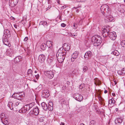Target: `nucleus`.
Segmentation results:
<instances>
[{
    "instance_id": "1",
    "label": "nucleus",
    "mask_w": 125,
    "mask_h": 125,
    "mask_svg": "<svg viewBox=\"0 0 125 125\" xmlns=\"http://www.w3.org/2000/svg\"><path fill=\"white\" fill-rule=\"evenodd\" d=\"M102 32L104 37H105L106 36L108 35L109 37L112 40H115L116 38V35L115 32H112L109 33L108 28L103 27L101 30Z\"/></svg>"
},
{
    "instance_id": "2",
    "label": "nucleus",
    "mask_w": 125,
    "mask_h": 125,
    "mask_svg": "<svg viewBox=\"0 0 125 125\" xmlns=\"http://www.w3.org/2000/svg\"><path fill=\"white\" fill-rule=\"evenodd\" d=\"M91 40L94 45L97 46L100 44L102 42L101 38L98 36L95 35L92 37Z\"/></svg>"
},
{
    "instance_id": "3",
    "label": "nucleus",
    "mask_w": 125,
    "mask_h": 125,
    "mask_svg": "<svg viewBox=\"0 0 125 125\" xmlns=\"http://www.w3.org/2000/svg\"><path fill=\"white\" fill-rule=\"evenodd\" d=\"M66 52H57L56 56L58 62L61 63L63 62L65 58Z\"/></svg>"
},
{
    "instance_id": "4",
    "label": "nucleus",
    "mask_w": 125,
    "mask_h": 125,
    "mask_svg": "<svg viewBox=\"0 0 125 125\" xmlns=\"http://www.w3.org/2000/svg\"><path fill=\"white\" fill-rule=\"evenodd\" d=\"M44 73L46 76L50 79H52L54 76L53 73L51 71H45Z\"/></svg>"
},
{
    "instance_id": "5",
    "label": "nucleus",
    "mask_w": 125,
    "mask_h": 125,
    "mask_svg": "<svg viewBox=\"0 0 125 125\" xmlns=\"http://www.w3.org/2000/svg\"><path fill=\"white\" fill-rule=\"evenodd\" d=\"M108 6L106 4L104 5H102L100 8L101 11L102 13L104 14V11L107 12L109 10Z\"/></svg>"
},
{
    "instance_id": "6",
    "label": "nucleus",
    "mask_w": 125,
    "mask_h": 125,
    "mask_svg": "<svg viewBox=\"0 0 125 125\" xmlns=\"http://www.w3.org/2000/svg\"><path fill=\"white\" fill-rule=\"evenodd\" d=\"M79 54V52L77 51H75L73 53L71 57L72 62L74 61L78 57Z\"/></svg>"
},
{
    "instance_id": "7",
    "label": "nucleus",
    "mask_w": 125,
    "mask_h": 125,
    "mask_svg": "<svg viewBox=\"0 0 125 125\" xmlns=\"http://www.w3.org/2000/svg\"><path fill=\"white\" fill-rule=\"evenodd\" d=\"M49 91L47 89L44 90H43L42 93V96L43 98H47L50 95L49 93Z\"/></svg>"
},
{
    "instance_id": "8",
    "label": "nucleus",
    "mask_w": 125,
    "mask_h": 125,
    "mask_svg": "<svg viewBox=\"0 0 125 125\" xmlns=\"http://www.w3.org/2000/svg\"><path fill=\"white\" fill-rule=\"evenodd\" d=\"M73 96V98L78 101H81L82 100V96L78 93L75 94Z\"/></svg>"
},
{
    "instance_id": "9",
    "label": "nucleus",
    "mask_w": 125,
    "mask_h": 125,
    "mask_svg": "<svg viewBox=\"0 0 125 125\" xmlns=\"http://www.w3.org/2000/svg\"><path fill=\"white\" fill-rule=\"evenodd\" d=\"M114 19V18L112 16L109 15L105 18V21L106 22H110L112 21Z\"/></svg>"
},
{
    "instance_id": "10",
    "label": "nucleus",
    "mask_w": 125,
    "mask_h": 125,
    "mask_svg": "<svg viewBox=\"0 0 125 125\" xmlns=\"http://www.w3.org/2000/svg\"><path fill=\"white\" fill-rule=\"evenodd\" d=\"M70 46L68 43H65L63 44V48L66 51H69L70 49Z\"/></svg>"
},
{
    "instance_id": "11",
    "label": "nucleus",
    "mask_w": 125,
    "mask_h": 125,
    "mask_svg": "<svg viewBox=\"0 0 125 125\" xmlns=\"http://www.w3.org/2000/svg\"><path fill=\"white\" fill-rule=\"evenodd\" d=\"M45 59V56L43 54H40L38 60L40 63H42L44 61V59Z\"/></svg>"
},
{
    "instance_id": "12",
    "label": "nucleus",
    "mask_w": 125,
    "mask_h": 125,
    "mask_svg": "<svg viewBox=\"0 0 125 125\" xmlns=\"http://www.w3.org/2000/svg\"><path fill=\"white\" fill-rule=\"evenodd\" d=\"M92 53L90 51H88L85 53L84 55V57L85 58H88L91 57Z\"/></svg>"
},
{
    "instance_id": "13",
    "label": "nucleus",
    "mask_w": 125,
    "mask_h": 125,
    "mask_svg": "<svg viewBox=\"0 0 125 125\" xmlns=\"http://www.w3.org/2000/svg\"><path fill=\"white\" fill-rule=\"evenodd\" d=\"M18 100H21L23 99V97L25 96L24 93L23 92L18 93Z\"/></svg>"
},
{
    "instance_id": "14",
    "label": "nucleus",
    "mask_w": 125,
    "mask_h": 125,
    "mask_svg": "<svg viewBox=\"0 0 125 125\" xmlns=\"http://www.w3.org/2000/svg\"><path fill=\"white\" fill-rule=\"evenodd\" d=\"M39 109L37 106H35L33 110V114L36 115H38L39 114Z\"/></svg>"
},
{
    "instance_id": "15",
    "label": "nucleus",
    "mask_w": 125,
    "mask_h": 125,
    "mask_svg": "<svg viewBox=\"0 0 125 125\" xmlns=\"http://www.w3.org/2000/svg\"><path fill=\"white\" fill-rule=\"evenodd\" d=\"M32 71L30 69H28L27 73V76L30 78H32L33 75L32 73Z\"/></svg>"
},
{
    "instance_id": "16",
    "label": "nucleus",
    "mask_w": 125,
    "mask_h": 125,
    "mask_svg": "<svg viewBox=\"0 0 125 125\" xmlns=\"http://www.w3.org/2000/svg\"><path fill=\"white\" fill-rule=\"evenodd\" d=\"M41 105L43 109L45 111H46L47 110L48 107L47 105L44 102H42L41 104Z\"/></svg>"
},
{
    "instance_id": "17",
    "label": "nucleus",
    "mask_w": 125,
    "mask_h": 125,
    "mask_svg": "<svg viewBox=\"0 0 125 125\" xmlns=\"http://www.w3.org/2000/svg\"><path fill=\"white\" fill-rule=\"evenodd\" d=\"M43 25L45 27H46L47 25V23L45 21H41L39 24L40 25Z\"/></svg>"
},
{
    "instance_id": "18",
    "label": "nucleus",
    "mask_w": 125,
    "mask_h": 125,
    "mask_svg": "<svg viewBox=\"0 0 125 125\" xmlns=\"http://www.w3.org/2000/svg\"><path fill=\"white\" fill-rule=\"evenodd\" d=\"M123 120L121 118H118L117 119L115 120V122L116 124L117 123H121L122 122Z\"/></svg>"
},
{
    "instance_id": "19",
    "label": "nucleus",
    "mask_w": 125,
    "mask_h": 125,
    "mask_svg": "<svg viewBox=\"0 0 125 125\" xmlns=\"http://www.w3.org/2000/svg\"><path fill=\"white\" fill-rule=\"evenodd\" d=\"M115 104V100L113 99H110L109 101V105H113Z\"/></svg>"
},
{
    "instance_id": "20",
    "label": "nucleus",
    "mask_w": 125,
    "mask_h": 125,
    "mask_svg": "<svg viewBox=\"0 0 125 125\" xmlns=\"http://www.w3.org/2000/svg\"><path fill=\"white\" fill-rule=\"evenodd\" d=\"M112 54H114V55L117 56L119 55L120 54L119 53L118 51L116 50L112 52L111 53Z\"/></svg>"
},
{
    "instance_id": "21",
    "label": "nucleus",
    "mask_w": 125,
    "mask_h": 125,
    "mask_svg": "<svg viewBox=\"0 0 125 125\" xmlns=\"http://www.w3.org/2000/svg\"><path fill=\"white\" fill-rule=\"evenodd\" d=\"M23 109L24 110H25L26 111L29 110V109H30L28 104L25 105L23 107Z\"/></svg>"
},
{
    "instance_id": "22",
    "label": "nucleus",
    "mask_w": 125,
    "mask_h": 125,
    "mask_svg": "<svg viewBox=\"0 0 125 125\" xmlns=\"http://www.w3.org/2000/svg\"><path fill=\"white\" fill-rule=\"evenodd\" d=\"M4 31V33L7 36L10 35V32L9 30L5 29Z\"/></svg>"
},
{
    "instance_id": "23",
    "label": "nucleus",
    "mask_w": 125,
    "mask_h": 125,
    "mask_svg": "<svg viewBox=\"0 0 125 125\" xmlns=\"http://www.w3.org/2000/svg\"><path fill=\"white\" fill-rule=\"evenodd\" d=\"M52 42L51 41H48L46 43V44L48 47L51 46L52 45Z\"/></svg>"
},
{
    "instance_id": "24",
    "label": "nucleus",
    "mask_w": 125,
    "mask_h": 125,
    "mask_svg": "<svg viewBox=\"0 0 125 125\" xmlns=\"http://www.w3.org/2000/svg\"><path fill=\"white\" fill-rule=\"evenodd\" d=\"M18 93H14L12 96V97L14 98L17 99L18 100Z\"/></svg>"
},
{
    "instance_id": "25",
    "label": "nucleus",
    "mask_w": 125,
    "mask_h": 125,
    "mask_svg": "<svg viewBox=\"0 0 125 125\" xmlns=\"http://www.w3.org/2000/svg\"><path fill=\"white\" fill-rule=\"evenodd\" d=\"M53 59L52 57L48 58L47 60V62L49 63L50 64L53 61Z\"/></svg>"
},
{
    "instance_id": "26",
    "label": "nucleus",
    "mask_w": 125,
    "mask_h": 125,
    "mask_svg": "<svg viewBox=\"0 0 125 125\" xmlns=\"http://www.w3.org/2000/svg\"><path fill=\"white\" fill-rule=\"evenodd\" d=\"M35 104L34 102H32L31 103H30L29 104H28L30 108V109H31L32 107H33L34 108H35Z\"/></svg>"
},
{
    "instance_id": "27",
    "label": "nucleus",
    "mask_w": 125,
    "mask_h": 125,
    "mask_svg": "<svg viewBox=\"0 0 125 125\" xmlns=\"http://www.w3.org/2000/svg\"><path fill=\"white\" fill-rule=\"evenodd\" d=\"M49 48L48 50V52L49 53H51L53 51V49L52 47V45L51 46H49L48 47Z\"/></svg>"
},
{
    "instance_id": "28",
    "label": "nucleus",
    "mask_w": 125,
    "mask_h": 125,
    "mask_svg": "<svg viewBox=\"0 0 125 125\" xmlns=\"http://www.w3.org/2000/svg\"><path fill=\"white\" fill-rule=\"evenodd\" d=\"M46 48V45L45 43H43L41 46V48L42 50H45Z\"/></svg>"
},
{
    "instance_id": "29",
    "label": "nucleus",
    "mask_w": 125,
    "mask_h": 125,
    "mask_svg": "<svg viewBox=\"0 0 125 125\" xmlns=\"http://www.w3.org/2000/svg\"><path fill=\"white\" fill-rule=\"evenodd\" d=\"M13 0H9V4L10 6H15L14 5V3H13Z\"/></svg>"
},
{
    "instance_id": "30",
    "label": "nucleus",
    "mask_w": 125,
    "mask_h": 125,
    "mask_svg": "<svg viewBox=\"0 0 125 125\" xmlns=\"http://www.w3.org/2000/svg\"><path fill=\"white\" fill-rule=\"evenodd\" d=\"M98 97L99 101H100L102 102L104 101V99L102 98V97H101V95L100 94H98Z\"/></svg>"
},
{
    "instance_id": "31",
    "label": "nucleus",
    "mask_w": 125,
    "mask_h": 125,
    "mask_svg": "<svg viewBox=\"0 0 125 125\" xmlns=\"http://www.w3.org/2000/svg\"><path fill=\"white\" fill-rule=\"evenodd\" d=\"M12 104H13L12 102H10L8 103V106L10 108V109L11 110H13V108H12V107H10L11 105L12 106Z\"/></svg>"
},
{
    "instance_id": "32",
    "label": "nucleus",
    "mask_w": 125,
    "mask_h": 125,
    "mask_svg": "<svg viewBox=\"0 0 125 125\" xmlns=\"http://www.w3.org/2000/svg\"><path fill=\"white\" fill-rule=\"evenodd\" d=\"M121 45L123 47H125V41L123 40L121 42Z\"/></svg>"
},
{
    "instance_id": "33",
    "label": "nucleus",
    "mask_w": 125,
    "mask_h": 125,
    "mask_svg": "<svg viewBox=\"0 0 125 125\" xmlns=\"http://www.w3.org/2000/svg\"><path fill=\"white\" fill-rule=\"evenodd\" d=\"M20 57H16L14 59V61H15L17 62H20Z\"/></svg>"
},
{
    "instance_id": "34",
    "label": "nucleus",
    "mask_w": 125,
    "mask_h": 125,
    "mask_svg": "<svg viewBox=\"0 0 125 125\" xmlns=\"http://www.w3.org/2000/svg\"><path fill=\"white\" fill-rule=\"evenodd\" d=\"M95 121L94 120H92L90 122V125H95Z\"/></svg>"
},
{
    "instance_id": "35",
    "label": "nucleus",
    "mask_w": 125,
    "mask_h": 125,
    "mask_svg": "<svg viewBox=\"0 0 125 125\" xmlns=\"http://www.w3.org/2000/svg\"><path fill=\"white\" fill-rule=\"evenodd\" d=\"M61 103L62 104H65V103L66 101L64 99H62L60 100Z\"/></svg>"
},
{
    "instance_id": "36",
    "label": "nucleus",
    "mask_w": 125,
    "mask_h": 125,
    "mask_svg": "<svg viewBox=\"0 0 125 125\" xmlns=\"http://www.w3.org/2000/svg\"><path fill=\"white\" fill-rule=\"evenodd\" d=\"M88 70V68L87 66H84L83 68V72H85Z\"/></svg>"
},
{
    "instance_id": "37",
    "label": "nucleus",
    "mask_w": 125,
    "mask_h": 125,
    "mask_svg": "<svg viewBox=\"0 0 125 125\" xmlns=\"http://www.w3.org/2000/svg\"><path fill=\"white\" fill-rule=\"evenodd\" d=\"M13 3H14V5H16L18 2V0H13Z\"/></svg>"
},
{
    "instance_id": "38",
    "label": "nucleus",
    "mask_w": 125,
    "mask_h": 125,
    "mask_svg": "<svg viewBox=\"0 0 125 125\" xmlns=\"http://www.w3.org/2000/svg\"><path fill=\"white\" fill-rule=\"evenodd\" d=\"M53 106H48V110L50 111H52L53 109Z\"/></svg>"
},
{
    "instance_id": "39",
    "label": "nucleus",
    "mask_w": 125,
    "mask_h": 125,
    "mask_svg": "<svg viewBox=\"0 0 125 125\" xmlns=\"http://www.w3.org/2000/svg\"><path fill=\"white\" fill-rule=\"evenodd\" d=\"M84 87V85L83 84H81L79 86V88L80 89H82Z\"/></svg>"
},
{
    "instance_id": "40",
    "label": "nucleus",
    "mask_w": 125,
    "mask_h": 125,
    "mask_svg": "<svg viewBox=\"0 0 125 125\" xmlns=\"http://www.w3.org/2000/svg\"><path fill=\"white\" fill-rule=\"evenodd\" d=\"M39 121L40 122H42L44 121L43 118L41 117L39 119Z\"/></svg>"
},
{
    "instance_id": "41",
    "label": "nucleus",
    "mask_w": 125,
    "mask_h": 125,
    "mask_svg": "<svg viewBox=\"0 0 125 125\" xmlns=\"http://www.w3.org/2000/svg\"><path fill=\"white\" fill-rule=\"evenodd\" d=\"M78 71V70H75L73 72V73L74 74H79V73H77V72Z\"/></svg>"
},
{
    "instance_id": "42",
    "label": "nucleus",
    "mask_w": 125,
    "mask_h": 125,
    "mask_svg": "<svg viewBox=\"0 0 125 125\" xmlns=\"http://www.w3.org/2000/svg\"><path fill=\"white\" fill-rule=\"evenodd\" d=\"M73 28L74 29H76L77 28V24H75V23H73Z\"/></svg>"
},
{
    "instance_id": "43",
    "label": "nucleus",
    "mask_w": 125,
    "mask_h": 125,
    "mask_svg": "<svg viewBox=\"0 0 125 125\" xmlns=\"http://www.w3.org/2000/svg\"><path fill=\"white\" fill-rule=\"evenodd\" d=\"M118 73L120 75H122V74H123V73H122V72L121 70H120L118 71Z\"/></svg>"
},
{
    "instance_id": "44",
    "label": "nucleus",
    "mask_w": 125,
    "mask_h": 125,
    "mask_svg": "<svg viewBox=\"0 0 125 125\" xmlns=\"http://www.w3.org/2000/svg\"><path fill=\"white\" fill-rule=\"evenodd\" d=\"M49 106H53V103L52 102H50L48 104Z\"/></svg>"
},
{
    "instance_id": "45",
    "label": "nucleus",
    "mask_w": 125,
    "mask_h": 125,
    "mask_svg": "<svg viewBox=\"0 0 125 125\" xmlns=\"http://www.w3.org/2000/svg\"><path fill=\"white\" fill-rule=\"evenodd\" d=\"M120 11L121 13H125V11L123 9H121Z\"/></svg>"
},
{
    "instance_id": "46",
    "label": "nucleus",
    "mask_w": 125,
    "mask_h": 125,
    "mask_svg": "<svg viewBox=\"0 0 125 125\" xmlns=\"http://www.w3.org/2000/svg\"><path fill=\"white\" fill-rule=\"evenodd\" d=\"M121 70L122 72V73L124 74L125 73V68L122 69Z\"/></svg>"
},
{
    "instance_id": "47",
    "label": "nucleus",
    "mask_w": 125,
    "mask_h": 125,
    "mask_svg": "<svg viewBox=\"0 0 125 125\" xmlns=\"http://www.w3.org/2000/svg\"><path fill=\"white\" fill-rule=\"evenodd\" d=\"M61 26L62 27H64L66 26V25L64 23H62L61 24Z\"/></svg>"
},
{
    "instance_id": "48",
    "label": "nucleus",
    "mask_w": 125,
    "mask_h": 125,
    "mask_svg": "<svg viewBox=\"0 0 125 125\" xmlns=\"http://www.w3.org/2000/svg\"><path fill=\"white\" fill-rule=\"evenodd\" d=\"M72 35L73 36H76L77 35V32H76L75 33H73V34H72Z\"/></svg>"
},
{
    "instance_id": "49",
    "label": "nucleus",
    "mask_w": 125,
    "mask_h": 125,
    "mask_svg": "<svg viewBox=\"0 0 125 125\" xmlns=\"http://www.w3.org/2000/svg\"><path fill=\"white\" fill-rule=\"evenodd\" d=\"M78 2H84L86 1V0H77Z\"/></svg>"
},
{
    "instance_id": "50",
    "label": "nucleus",
    "mask_w": 125,
    "mask_h": 125,
    "mask_svg": "<svg viewBox=\"0 0 125 125\" xmlns=\"http://www.w3.org/2000/svg\"><path fill=\"white\" fill-rule=\"evenodd\" d=\"M28 38L27 37H26L25 38L24 40V41H26L28 40Z\"/></svg>"
},
{
    "instance_id": "51",
    "label": "nucleus",
    "mask_w": 125,
    "mask_h": 125,
    "mask_svg": "<svg viewBox=\"0 0 125 125\" xmlns=\"http://www.w3.org/2000/svg\"><path fill=\"white\" fill-rule=\"evenodd\" d=\"M19 104V102H16L15 103V106L18 105Z\"/></svg>"
},
{
    "instance_id": "52",
    "label": "nucleus",
    "mask_w": 125,
    "mask_h": 125,
    "mask_svg": "<svg viewBox=\"0 0 125 125\" xmlns=\"http://www.w3.org/2000/svg\"><path fill=\"white\" fill-rule=\"evenodd\" d=\"M35 77H36V78L37 79H38L39 78V74H37V75H35Z\"/></svg>"
},
{
    "instance_id": "53",
    "label": "nucleus",
    "mask_w": 125,
    "mask_h": 125,
    "mask_svg": "<svg viewBox=\"0 0 125 125\" xmlns=\"http://www.w3.org/2000/svg\"><path fill=\"white\" fill-rule=\"evenodd\" d=\"M66 5H64V6H62V7H61V9H64V8H66Z\"/></svg>"
},
{
    "instance_id": "54",
    "label": "nucleus",
    "mask_w": 125,
    "mask_h": 125,
    "mask_svg": "<svg viewBox=\"0 0 125 125\" xmlns=\"http://www.w3.org/2000/svg\"><path fill=\"white\" fill-rule=\"evenodd\" d=\"M112 94L113 96L115 97V94L114 93H112Z\"/></svg>"
},
{
    "instance_id": "55",
    "label": "nucleus",
    "mask_w": 125,
    "mask_h": 125,
    "mask_svg": "<svg viewBox=\"0 0 125 125\" xmlns=\"http://www.w3.org/2000/svg\"><path fill=\"white\" fill-rule=\"evenodd\" d=\"M14 26L15 28L17 29V25L15 24H14Z\"/></svg>"
},
{
    "instance_id": "56",
    "label": "nucleus",
    "mask_w": 125,
    "mask_h": 125,
    "mask_svg": "<svg viewBox=\"0 0 125 125\" xmlns=\"http://www.w3.org/2000/svg\"><path fill=\"white\" fill-rule=\"evenodd\" d=\"M60 125H64V123L63 122H61Z\"/></svg>"
},
{
    "instance_id": "57",
    "label": "nucleus",
    "mask_w": 125,
    "mask_h": 125,
    "mask_svg": "<svg viewBox=\"0 0 125 125\" xmlns=\"http://www.w3.org/2000/svg\"><path fill=\"white\" fill-rule=\"evenodd\" d=\"M104 93H105V94H106V93H107V91L106 90H105L104 91Z\"/></svg>"
},
{
    "instance_id": "58",
    "label": "nucleus",
    "mask_w": 125,
    "mask_h": 125,
    "mask_svg": "<svg viewBox=\"0 0 125 125\" xmlns=\"http://www.w3.org/2000/svg\"><path fill=\"white\" fill-rule=\"evenodd\" d=\"M114 81V82H115V84H116L117 83L116 82V81Z\"/></svg>"
},
{
    "instance_id": "59",
    "label": "nucleus",
    "mask_w": 125,
    "mask_h": 125,
    "mask_svg": "<svg viewBox=\"0 0 125 125\" xmlns=\"http://www.w3.org/2000/svg\"><path fill=\"white\" fill-rule=\"evenodd\" d=\"M76 8H77L75 7H74L73 8H72V9H76Z\"/></svg>"
},
{
    "instance_id": "60",
    "label": "nucleus",
    "mask_w": 125,
    "mask_h": 125,
    "mask_svg": "<svg viewBox=\"0 0 125 125\" xmlns=\"http://www.w3.org/2000/svg\"><path fill=\"white\" fill-rule=\"evenodd\" d=\"M79 11V10L78 9H77L76 10V12H78Z\"/></svg>"
},
{
    "instance_id": "61",
    "label": "nucleus",
    "mask_w": 125,
    "mask_h": 125,
    "mask_svg": "<svg viewBox=\"0 0 125 125\" xmlns=\"http://www.w3.org/2000/svg\"><path fill=\"white\" fill-rule=\"evenodd\" d=\"M80 125H84V124L83 123H81L80 124Z\"/></svg>"
},
{
    "instance_id": "62",
    "label": "nucleus",
    "mask_w": 125,
    "mask_h": 125,
    "mask_svg": "<svg viewBox=\"0 0 125 125\" xmlns=\"http://www.w3.org/2000/svg\"><path fill=\"white\" fill-rule=\"evenodd\" d=\"M37 71H35V73H37Z\"/></svg>"
},
{
    "instance_id": "63",
    "label": "nucleus",
    "mask_w": 125,
    "mask_h": 125,
    "mask_svg": "<svg viewBox=\"0 0 125 125\" xmlns=\"http://www.w3.org/2000/svg\"><path fill=\"white\" fill-rule=\"evenodd\" d=\"M48 0V2L49 3L50 2V0Z\"/></svg>"
},
{
    "instance_id": "64",
    "label": "nucleus",
    "mask_w": 125,
    "mask_h": 125,
    "mask_svg": "<svg viewBox=\"0 0 125 125\" xmlns=\"http://www.w3.org/2000/svg\"><path fill=\"white\" fill-rule=\"evenodd\" d=\"M95 83V84L96 85H98V84H96V83Z\"/></svg>"
}]
</instances>
